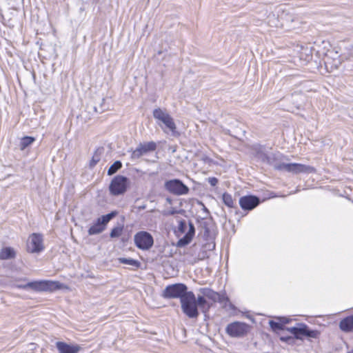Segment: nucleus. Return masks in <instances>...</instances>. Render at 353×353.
<instances>
[{
  "mask_svg": "<svg viewBox=\"0 0 353 353\" xmlns=\"http://www.w3.org/2000/svg\"><path fill=\"white\" fill-rule=\"evenodd\" d=\"M188 231L185 233V236L178 241V247H184L191 242L195 233L194 225L191 221L188 223Z\"/></svg>",
  "mask_w": 353,
  "mask_h": 353,
  "instance_id": "obj_15",
  "label": "nucleus"
},
{
  "mask_svg": "<svg viewBox=\"0 0 353 353\" xmlns=\"http://www.w3.org/2000/svg\"><path fill=\"white\" fill-rule=\"evenodd\" d=\"M280 322L285 326V324H288L290 323V320L285 317L279 318Z\"/></svg>",
  "mask_w": 353,
  "mask_h": 353,
  "instance_id": "obj_33",
  "label": "nucleus"
},
{
  "mask_svg": "<svg viewBox=\"0 0 353 353\" xmlns=\"http://www.w3.org/2000/svg\"><path fill=\"white\" fill-rule=\"evenodd\" d=\"M27 286L35 292H54L62 289L63 284L54 281H37L28 282Z\"/></svg>",
  "mask_w": 353,
  "mask_h": 353,
  "instance_id": "obj_5",
  "label": "nucleus"
},
{
  "mask_svg": "<svg viewBox=\"0 0 353 353\" xmlns=\"http://www.w3.org/2000/svg\"><path fill=\"white\" fill-rule=\"evenodd\" d=\"M281 156L282 154L279 152L268 153L267 159L265 160L264 163L274 167V165L281 160Z\"/></svg>",
  "mask_w": 353,
  "mask_h": 353,
  "instance_id": "obj_21",
  "label": "nucleus"
},
{
  "mask_svg": "<svg viewBox=\"0 0 353 353\" xmlns=\"http://www.w3.org/2000/svg\"><path fill=\"white\" fill-rule=\"evenodd\" d=\"M157 148V145L154 141L140 143L137 148L132 150L131 159L133 160L138 159L149 152H154Z\"/></svg>",
  "mask_w": 353,
  "mask_h": 353,
  "instance_id": "obj_11",
  "label": "nucleus"
},
{
  "mask_svg": "<svg viewBox=\"0 0 353 353\" xmlns=\"http://www.w3.org/2000/svg\"><path fill=\"white\" fill-rule=\"evenodd\" d=\"M119 261L123 264H127L137 268H139L140 265V263L138 261L132 259L119 258Z\"/></svg>",
  "mask_w": 353,
  "mask_h": 353,
  "instance_id": "obj_26",
  "label": "nucleus"
},
{
  "mask_svg": "<svg viewBox=\"0 0 353 353\" xmlns=\"http://www.w3.org/2000/svg\"><path fill=\"white\" fill-rule=\"evenodd\" d=\"M35 141L34 137L26 136L21 139L20 141V150H23L30 146Z\"/></svg>",
  "mask_w": 353,
  "mask_h": 353,
  "instance_id": "obj_23",
  "label": "nucleus"
},
{
  "mask_svg": "<svg viewBox=\"0 0 353 353\" xmlns=\"http://www.w3.org/2000/svg\"><path fill=\"white\" fill-rule=\"evenodd\" d=\"M162 296L165 299H180L181 310H186L188 299H193V292L188 291V287L184 283H174L165 287Z\"/></svg>",
  "mask_w": 353,
  "mask_h": 353,
  "instance_id": "obj_1",
  "label": "nucleus"
},
{
  "mask_svg": "<svg viewBox=\"0 0 353 353\" xmlns=\"http://www.w3.org/2000/svg\"><path fill=\"white\" fill-rule=\"evenodd\" d=\"M102 151V148H98L95 150L92 159L90 161V168H94L100 161Z\"/></svg>",
  "mask_w": 353,
  "mask_h": 353,
  "instance_id": "obj_22",
  "label": "nucleus"
},
{
  "mask_svg": "<svg viewBox=\"0 0 353 353\" xmlns=\"http://www.w3.org/2000/svg\"><path fill=\"white\" fill-rule=\"evenodd\" d=\"M274 168L277 170H285L293 174L316 172V169L312 166L296 163H285L279 161Z\"/></svg>",
  "mask_w": 353,
  "mask_h": 353,
  "instance_id": "obj_4",
  "label": "nucleus"
},
{
  "mask_svg": "<svg viewBox=\"0 0 353 353\" xmlns=\"http://www.w3.org/2000/svg\"><path fill=\"white\" fill-rule=\"evenodd\" d=\"M15 252L13 248L10 247H6L0 251V259L8 260L14 259L15 257Z\"/></svg>",
  "mask_w": 353,
  "mask_h": 353,
  "instance_id": "obj_20",
  "label": "nucleus"
},
{
  "mask_svg": "<svg viewBox=\"0 0 353 353\" xmlns=\"http://www.w3.org/2000/svg\"><path fill=\"white\" fill-rule=\"evenodd\" d=\"M228 301H229V299L225 294H219V299L217 300V302L225 304Z\"/></svg>",
  "mask_w": 353,
  "mask_h": 353,
  "instance_id": "obj_31",
  "label": "nucleus"
},
{
  "mask_svg": "<svg viewBox=\"0 0 353 353\" xmlns=\"http://www.w3.org/2000/svg\"><path fill=\"white\" fill-rule=\"evenodd\" d=\"M43 236L40 234H32L27 243V250L30 253H39L43 250Z\"/></svg>",
  "mask_w": 353,
  "mask_h": 353,
  "instance_id": "obj_12",
  "label": "nucleus"
},
{
  "mask_svg": "<svg viewBox=\"0 0 353 353\" xmlns=\"http://www.w3.org/2000/svg\"><path fill=\"white\" fill-rule=\"evenodd\" d=\"M105 99L104 98H102L101 99V102L99 103V105L94 106V112H96L97 113L103 112L107 109V106L105 104Z\"/></svg>",
  "mask_w": 353,
  "mask_h": 353,
  "instance_id": "obj_28",
  "label": "nucleus"
},
{
  "mask_svg": "<svg viewBox=\"0 0 353 353\" xmlns=\"http://www.w3.org/2000/svg\"><path fill=\"white\" fill-rule=\"evenodd\" d=\"M339 327L343 332H352L353 330V315L343 319L339 323Z\"/></svg>",
  "mask_w": 353,
  "mask_h": 353,
  "instance_id": "obj_19",
  "label": "nucleus"
},
{
  "mask_svg": "<svg viewBox=\"0 0 353 353\" xmlns=\"http://www.w3.org/2000/svg\"><path fill=\"white\" fill-rule=\"evenodd\" d=\"M260 203L258 196L254 195L243 196L239 199V205L243 210L250 211L254 209Z\"/></svg>",
  "mask_w": 353,
  "mask_h": 353,
  "instance_id": "obj_14",
  "label": "nucleus"
},
{
  "mask_svg": "<svg viewBox=\"0 0 353 353\" xmlns=\"http://www.w3.org/2000/svg\"><path fill=\"white\" fill-rule=\"evenodd\" d=\"M117 215V211H112L105 215L98 218L95 223L89 228L88 233L89 235H95L101 233L105 229L108 222Z\"/></svg>",
  "mask_w": 353,
  "mask_h": 353,
  "instance_id": "obj_8",
  "label": "nucleus"
},
{
  "mask_svg": "<svg viewBox=\"0 0 353 353\" xmlns=\"http://www.w3.org/2000/svg\"><path fill=\"white\" fill-rule=\"evenodd\" d=\"M122 232L123 226L115 227L111 230L110 236L111 238H117L121 235Z\"/></svg>",
  "mask_w": 353,
  "mask_h": 353,
  "instance_id": "obj_29",
  "label": "nucleus"
},
{
  "mask_svg": "<svg viewBox=\"0 0 353 353\" xmlns=\"http://www.w3.org/2000/svg\"><path fill=\"white\" fill-rule=\"evenodd\" d=\"M248 326L246 323L235 321L227 325L225 332L232 337H241L248 332Z\"/></svg>",
  "mask_w": 353,
  "mask_h": 353,
  "instance_id": "obj_13",
  "label": "nucleus"
},
{
  "mask_svg": "<svg viewBox=\"0 0 353 353\" xmlns=\"http://www.w3.org/2000/svg\"><path fill=\"white\" fill-rule=\"evenodd\" d=\"M139 208V209H145V205L140 206Z\"/></svg>",
  "mask_w": 353,
  "mask_h": 353,
  "instance_id": "obj_37",
  "label": "nucleus"
},
{
  "mask_svg": "<svg viewBox=\"0 0 353 353\" xmlns=\"http://www.w3.org/2000/svg\"><path fill=\"white\" fill-rule=\"evenodd\" d=\"M187 223L185 220H181L179 223L178 231L181 234L185 233L187 230Z\"/></svg>",
  "mask_w": 353,
  "mask_h": 353,
  "instance_id": "obj_30",
  "label": "nucleus"
},
{
  "mask_svg": "<svg viewBox=\"0 0 353 353\" xmlns=\"http://www.w3.org/2000/svg\"><path fill=\"white\" fill-rule=\"evenodd\" d=\"M208 181L209 183L213 187L216 185L219 182V180L216 177H209Z\"/></svg>",
  "mask_w": 353,
  "mask_h": 353,
  "instance_id": "obj_32",
  "label": "nucleus"
},
{
  "mask_svg": "<svg viewBox=\"0 0 353 353\" xmlns=\"http://www.w3.org/2000/svg\"><path fill=\"white\" fill-rule=\"evenodd\" d=\"M18 288L23 289V290H27L29 288V286H27V283H26L25 285H18Z\"/></svg>",
  "mask_w": 353,
  "mask_h": 353,
  "instance_id": "obj_35",
  "label": "nucleus"
},
{
  "mask_svg": "<svg viewBox=\"0 0 353 353\" xmlns=\"http://www.w3.org/2000/svg\"><path fill=\"white\" fill-rule=\"evenodd\" d=\"M164 187L166 190L174 195L187 194L188 187L179 179H171L165 182Z\"/></svg>",
  "mask_w": 353,
  "mask_h": 353,
  "instance_id": "obj_10",
  "label": "nucleus"
},
{
  "mask_svg": "<svg viewBox=\"0 0 353 353\" xmlns=\"http://www.w3.org/2000/svg\"><path fill=\"white\" fill-rule=\"evenodd\" d=\"M286 330L294 335L293 336H281L280 340L285 342L290 345L294 343V339L303 340L302 336L307 338L317 339L320 335V332L316 330H310L309 327L305 323H297L296 326L286 327Z\"/></svg>",
  "mask_w": 353,
  "mask_h": 353,
  "instance_id": "obj_2",
  "label": "nucleus"
},
{
  "mask_svg": "<svg viewBox=\"0 0 353 353\" xmlns=\"http://www.w3.org/2000/svg\"><path fill=\"white\" fill-rule=\"evenodd\" d=\"M122 167V163L120 161H116L108 170V175L111 176L115 174Z\"/></svg>",
  "mask_w": 353,
  "mask_h": 353,
  "instance_id": "obj_25",
  "label": "nucleus"
},
{
  "mask_svg": "<svg viewBox=\"0 0 353 353\" xmlns=\"http://www.w3.org/2000/svg\"><path fill=\"white\" fill-rule=\"evenodd\" d=\"M153 117L155 119L161 121L164 125V126H163L161 124L159 123L164 131H165V129H168L172 132L176 130V125L174 120L165 110H162L160 108L154 109L153 110Z\"/></svg>",
  "mask_w": 353,
  "mask_h": 353,
  "instance_id": "obj_7",
  "label": "nucleus"
},
{
  "mask_svg": "<svg viewBox=\"0 0 353 353\" xmlns=\"http://www.w3.org/2000/svg\"><path fill=\"white\" fill-rule=\"evenodd\" d=\"M222 199L224 204L229 208L235 207L234 200L233 199L231 194L225 192L222 195Z\"/></svg>",
  "mask_w": 353,
  "mask_h": 353,
  "instance_id": "obj_24",
  "label": "nucleus"
},
{
  "mask_svg": "<svg viewBox=\"0 0 353 353\" xmlns=\"http://www.w3.org/2000/svg\"><path fill=\"white\" fill-rule=\"evenodd\" d=\"M178 212H179L177 210H176L175 209H172V210H170L169 212H164L163 214L164 215H174V214H177Z\"/></svg>",
  "mask_w": 353,
  "mask_h": 353,
  "instance_id": "obj_34",
  "label": "nucleus"
},
{
  "mask_svg": "<svg viewBox=\"0 0 353 353\" xmlns=\"http://www.w3.org/2000/svg\"><path fill=\"white\" fill-rule=\"evenodd\" d=\"M252 150L255 157L261 162L264 163L268 154L266 147L260 144H255L252 145Z\"/></svg>",
  "mask_w": 353,
  "mask_h": 353,
  "instance_id": "obj_17",
  "label": "nucleus"
},
{
  "mask_svg": "<svg viewBox=\"0 0 353 353\" xmlns=\"http://www.w3.org/2000/svg\"><path fill=\"white\" fill-rule=\"evenodd\" d=\"M199 292L203 294L205 298L211 300L212 304L217 302L219 297V293L212 290L208 288H201L199 290Z\"/></svg>",
  "mask_w": 353,
  "mask_h": 353,
  "instance_id": "obj_18",
  "label": "nucleus"
},
{
  "mask_svg": "<svg viewBox=\"0 0 353 353\" xmlns=\"http://www.w3.org/2000/svg\"><path fill=\"white\" fill-rule=\"evenodd\" d=\"M187 303L188 306L186 310H183V313L191 319H196L199 316V308L202 313L206 314L212 306V303L208 302L203 294L198 295L197 298H196L194 293L193 299H188Z\"/></svg>",
  "mask_w": 353,
  "mask_h": 353,
  "instance_id": "obj_3",
  "label": "nucleus"
},
{
  "mask_svg": "<svg viewBox=\"0 0 353 353\" xmlns=\"http://www.w3.org/2000/svg\"><path fill=\"white\" fill-rule=\"evenodd\" d=\"M134 241L136 246L143 250H149L154 244L152 236L145 231L137 232L134 236Z\"/></svg>",
  "mask_w": 353,
  "mask_h": 353,
  "instance_id": "obj_9",
  "label": "nucleus"
},
{
  "mask_svg": "<svg viewBox=\"0 0 353 353\" xmlns=\"http://www.w3.org/2000/svg\"><path fill=\"white\" fill-rule=\"evenodd\" d=\"M129 179L122 175H117L114 176L109 185V191L112 196H119L123 194L129 185Z\"/></svg>",
  "mask_w": 353,
  "mask_h": 353,
  "instance_id": "obj_6",
  "label": "nucleus"
},
{
  "mask_svg": "<svg viewBox=\"0 0 353 353\" xmlns=\"http://www.w3.org/2000/svg\"><path fill=\"white\" fill-rule=\"evenodd\" d=\"M166 201H167V202H168V203H170V204H171V203H172V199H171L170 198H169V197L166 199Z\"/></svg>",
  "mask_w": 353,
  "mask_h": 353,
  "instance_id": "obj_36",
  "label": "nucleus"
},
{
  "mask_svg": "<svg viewBox=\"0 0 353 353\" xmlns=\"http://www.w3.org/2000/svg\"><path fill=\"white\" fill-rule=\"evenodd\" d=\"M269 325L270 327L274 330H286V327L279 321H270Z\"/></svg>",
  "mask_w": 353,
  "mask_h": 353,
  "instance_id": "obj_27",
  "label": "nucleus"
},
{
  "mask_svg": "<svg viewBox=\"0 0 353 353\" xmlns=\"http://www.w3.org/2000/svg\"><path fill=\"white\" fill-rule=\"evenodd\" d=\"M56 347L59 353H77L80 350V347L77 345H70L61 341L56 343Z\"/></svg>",
  "mask_w": 353,
  "mask_h": 353,
  "instance_id": "obj_16",
  "label": "nucleus"
}]
</instances>
